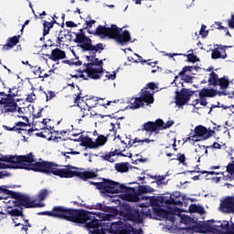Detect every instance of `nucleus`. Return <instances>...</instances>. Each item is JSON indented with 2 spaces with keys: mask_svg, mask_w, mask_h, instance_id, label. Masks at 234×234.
Returning <instances> with one entry per match:
<instances>
[{
  "mask_svg": "<svg viewBox=\"0 0 234 234\" xmlns=\"http://www.w3.org/2000/svg\"><path fill=\"white\" fill-rule=\"evenodd\" d=\"M2 160L6 164H11L12 169H26L27 171H35V173H43L48 176L54 175V176H59V178H74V176H77L80 180L87 181L98 176V174L94 171H73L71 169H78V167L70 165H65L66 168H59L63 165L54 162H37L32 153L26 155H5Z\"/></svg>",
  "mask_w": 234,
  "mask_h": 234,
  "instance_id": "obj_1",
  "label": "nucleus"
},
{
  "mask_svg": "<svg viewBox=\"0 0 234 234\" xmlns=\"http://www.w3.org/2000/svg\"><path fill=\"white\" fill-rule=\"evenodd\" d=\"M37 215H46L53 218H61L68 222H85L87 212L83 210H74V208H67L65 207L57 206L51 211L38 212Z\"/></svg>",
  "mask_w": 234,
  "mask_h": 234,
  "instance_id": "obj_2",
  "label": "nucleus"
},
{
  "mask_svg": "<svg viewBox=\"0 0 234 234\" xmlns=\"http://www.w3.org/2000/svg\"><path fill=\"white\" fill-rule=\"evenodd\" d=\"M90 184L91 186H95L96 189L101 191L103 195L107 193L110 195H114L116 193H127L129 191V187L127 186L107 178H102L101 182L90 181Z\"/></svg>",
  "mask_w": 234,
  "mask_h": 234,
  "instance_id": "obj_3",
  "label": "nucleus"
},
{
  "mask_svg": "<svg viewBox=\"0 0 234 234\" xmlns=\"http://www.w3.org/2000/svg\"><path fill=\"white\" fill-rule=\"evenodd\" d=\"M3 87L7 90V93L5 91L0 92V105H3L4 112H16L17 111V102H16V97L18 96L17 90L14 89L6 88V84L3 83Z\"/></svg>",
  "mask_w": 234,
  "mask_h": 234,
  "instance_id": "obj_4",
  "label": "nucleus"
},
{
  "mask_svg": "<svg viewBox=\"0 0 234 234\" xmlns=\"http://www.w3.org/2000/svg\"><path fill=\"white\" fill-rule=\"evenodd\" d=\"M75 35V43H79L80 48L82 50H91L94 56L95 52H102L105 48L103 47V43H98L97 45H92V39L89 38V37L85 36V32H83V28L80 29L79 33H74Z\"/></svg>",
  "mask_w": 234,
  "mask_h": 234,
  "instance_id": "obj_5",
  "label": "nucleus"
},
{
  "mask_svg": "<svg viewBox=\"0 0 234 234\" xmlns=\"http://www.w3.org/2000/svg\"><path fill=\"white\" fill-rule=\"evenodd\" d=\"M108 233L114 234H140L142 229H136L131 224L119 220L111 226L110 229H107Z\"/></svg>",
  "mask_w": 234,
  "mask_h": 234,
  "instance_id": "obj_6",
  "label": "nucleus"
},
{
  "mask_svg": "<svg viewBox=\"0 0 234 234\" xmlns=\"http://www.w3.org/2000/svg\"><path fill=\"white\" fill-rule=\"evenodd\" d=\"M128 143H125V141H121V144H122V147H118L117 149L113 150L112 148L111 152L102 155V160H105L106 162H110L111 164L114 163V158L112 156H126L123 152H125V149H131L133 145H134V143L133 139L126 138Z\"/></svg>",
  "mask_w": 234,
  "mask_h": 234,
  "instance_id": "obj_7",
  "label": "nucleus"
},
{
  "mask_svg": "<svg viewBox=\"0 0 234 234\" xmlns=\"http://www.w3.org/2000/svg\"><path fill=\"white\" fill-rule=\"evenodd\" d=\"M13 198L16 207H26V209H30L32 207H43V206L39 203H36V200L30 199V197L27 195H23L19 192H16Z\"/></svg>",
  "mask_w": 234,
  "mask_h": 234,
  "instance_id": "obj_8",
  "label": "nucleus"
},
{
  "mask_svg": "<svg viewBox=\"0 0 234 234\" xmlns=\"http://www.w3.org/2000/svg\"><path fill=\"white\" fill-rule=\"evenodd\" d=\"M144 103L146 105L154 103V97L151 91L143 89L139 97L131 100V109H140V107H144Z\"/></svg>",
  "mask_w": 234,
  "mask_h": 234,
  "instance_id": "obj_9",
  "label": "nucleus"
},
{
  "mask_svg": "<svg viewBox=\"0 0 234 234\" xmlns=\"http://www.w3.org/2000/svg\"><path fill=\"white\" fill-rule=\"evenodd\" d=\"M111 136V133L105 135H99L96 139V142L92 141V138L86 136L80 140V146L86 147V149H98V147H101V145H105L107 144V138Z\"/></svg>",
  "mask_w": 234,
  "mask_h": 234,
  "instance_id": "obj_10",
  "label": "nucleus"
},
{
  "mask_svg": "<svg viewBox=\"0 0 234 234\" xmlns=\"http://www.w3.org/2000/svg\"><path fill=\"white\" fill-rule=\"evenodd\" d=\"M85 69L82 70V74L80 75V78H83V80H100L101 76H103V67L98 68H92V66H87V64H84Z\"/></svg>",
  "mask_w": 234,
  "mask_h": 234,
  "instance_id": "obj_11",
  "label": "nucleus"
},
{
  "mask_svg": "<svg viewBox=\"0 0 234 234\" xmlns=\"http://www.w3.org/2000/svg\"><path fill=\"white\" fill-rule=\"evenodd\" d=\"M193 94L194 91L189 90V89L182 88L180 91L176 92V105H177V107L187 105Z\"/></svg>",
  "mask_w": 234,
  "mask_h": 234,
  "instance_id": "obj_12",
  "label": "nucleus"
},
{
  "mask_svg": "<svg viewBox=\"0 0 234 234\" xmlns=\"http://www.w3.org/2000/svg\"><path fill=\"white\" fill-rule=\"evenodd\" d=\"M149 214L144 212V209L133 208L128 213V220H131L134 224H143L144 217H147Z\"/></svg>",
  "mask_w": 234,
  "mask_h": 234,
  "instance_id": "obj_13",
  "label": "nucleus"
},
{
  "mask_svg": "<svg viewBox=\"0 0 234 234\" xmlns=\"http://www.w3.org/2000/svg\"><path fill=\"white\" fill-rule=\"evenodd\" d=\"M163 123H162V119H157L154 122H145L141 131H146V133H150V134H153V133H154V134H158V133H160L161 128Z\"/></svg>",
  "mask_w": 234,
  "mask_h": 234,
  "instance_id": "obj_14",
  "label": "nucleus"
},
{
  "mask_svg": "<svg viewBox=\"0 0 234 234\" xmlns=\"http://www.w3.org/2000/svg\"><path fill=\"white\" fill-rule=\"evenodd\" d=\"M194 133H196V136L203 138V140H207L215 134V130H207L204 125H197L194 129Z\"/></svg>",
  "mask_w": 234,
  "mask_h": 234,
  "instance_id": "obj_15",
  "label": "nucleus"
},
{
  "mask_svg": "<svg viewBox=\"0 0 234 234\" xmlns=\"http://www.w3.org/2000/svg\"><path fill=\"white\" fill-rule=\"evenodd\" d=\"M81 91L75 94L74 103L77 104V107H80V111L78 112V117L79 118H85L89 116L90 110L89 107H86L85 105L81 104L80 105V101H81Z\"/></svg>",
  "mask_w": 234,
  "mask_h": 234,
  "instance_id": "obj_16",
  "label": "nucleus"
},
{
  "mask_svg": "<svg viewBox=\"0 0 234 234\" xmlns=\"http://www.w3.org/2000/svg\"><path fill=\"white\" fill-rule=\"evenodd\" d=\"M48 59L51 61H59V59H65L67 58V53L60 49L59 48H56L51 51V54L46 55Z\"/></svg>",
  "mask_w": 234,
  "mask_h": 234,
  "instance_id": "obj_17",
  "label": "nucleus"
},
{
  "mask_svg": "<svg viewBox=\"0 0 234 234\" xmlns=\"http://www.w3.org/2000/svg\"><path fill=\"white\" fill-rule=\"evenodd\" d=\"M220 207L227 213H234V197H228L220 203Z\"/></svg>",
  "mask_w": 234,
  "mask_h": 234,
  "instance_id": "obj_18",
  "label": "nucleus"
},
{
  "mask_svg": "<svg viewBox=\"0 0 234 234\" xmlns=\"http://www.w3.org/2000/svg\"><path fill=\"white\" fill-rule=\"evenodd\" d=\"M115 41L118 45H121V47L127 45V43L131 41V33H129V30H124L122 32L119 31V35H117Z\"/></svg>",
  "mask_w": 234,
  "mask_h": 234,
  "instance_id": "obj_19",
  "label": "nucleus"
},
{
  "mask_svg": "<svg viewBox=\"0 0 234 234\" xmlns=\"http://www.w3.org/2000/svg\"><path fill=\"white\" fill-rule=\"evenodd\" d=\"M212 59H226L228 58V53H226V48L222 46L216 48L211 53Z\"/></svg>",
  "mask_w": 234,
  "mask_h": 234,
  "instance_id": "obj_20",
  "label": "nucleus"
},
{
  "mask_svg": "<svg viewBox=\"0 0 234 234\" xmlns=\"http://www.w3.org/2000/svg\"><path fill=\"white\" fill-rule=\"evenodd\" d=\"M122 28L118 27L116 25H112L110 27H108V33L107 37L109 39H114L116 41V38L118 37V35L120 32H122Z\"/></svg>",
  "mask_w": 234,
  "mask_h": 234,
  "instance_id": "obj_21",
  "label": "nucleus"
},
{
  "mask_svg": "<svg viewBox=\"0 0 234 234\" xmlns=\"http://www.w3.org/2000/svg\"><path fill=\"white\" fill-rule=\"evenodd\" d=\"M19 37H21L19 35L9 37L7 39V43L3 46V50H12V48H14V47L19 43Z\"/></svg>",
  "mask_w": 234,
  "mask_h": 234,
  "instance_id": "obj_22",
  "label": "nucleus"
},
{
  "mask_svg": "<svg viewBox=\"0 0 234 234\" xmlns=\"http://www.w3.org/2000/svg\"><path fill=\"white\" fill-rule=\"evenodd\" d=\"M218 94V91L215 89L203 88L199 91V98H215Z\"/></svg>",
  "mask_w": 234,
  "mask_h": 234,
  "instance_id": "obj_23",
  "label": "nucleus"
},
{
  "mask_svg": "<svg viewBox=\"0 0 234 234\" xmlns=\"http://www.w3.org/2000/svg\"><path fill=\"white\" fill-rule=\"evenodd\" d=\"M109 27L105 26L100 25L95 31L88 30L90 34H93L94 36H98L99 37H107Z\"/></svg>",
  "mask_w": 234,
  "mask_h": 234,
  "instance_id": "obj_24",
  "label": "nucleus"
},
{
  "mask_svg": "<svg viewBox=\"0 0 234 234\" xmlns=\"http://www.w3.org/2000/svg\"><path fill=\"white\" fill-rule=\"evenodd\" d=\"M105 98H98L97 97V102H96V109L102 107V111H105L111 103H118L120 100H114V101H107L106 102H103Z\"/></svg>",
  "mask_w": 234,
  "mask_h": 234,
  "instance_id": "obj_25",
  "label": "nucleus"
},
{
  "mask_svg": "<svg viewBox=\"0 0 234 234\" xmlns=\"http://www.w3.org/2000/svg\"><path fill=\"white\" fill-rule=\"evenodd\" d=\"M162 204H166V206H178L182 202L180 200L175 199V197L171 196H164L161 197Z\"/></svg>",
  "mask_w": 234,
  "mask_h": 234,
  "instance_id": "obj_26",
  "label": "nucleus"
},
{
  "mask_svg": "<svg viewBox=\"0 0 234 234\" xmlns=\"http://www.w3.org/2000/svg\"><path fill=\"white\" fill-rule=\"evenodd\" d=\"M194 229L197 233H206L207 231H213V227L209 224L197 223L195 225Z\"/></svg>",
  "mask_w": 234,
  "mask_h": 234,
  "instance_id": "obj_27",
  "label": "nucleus"
},
{
  "mask_svg": "<svg viewBox=\"0 0 234 234\" xmlns=\"http://www.w3.org/2000/svg\"><path fill=\"white\" fill-rule=\"evenodd\" d=\"M189 213H198V215H204L206 210L202 206L192 204L189 206Z\"/></svg>",
  "mask_w": 234,
  "mask_h": 234,
  "instance_id": "obj_28",
  "label": "nucleus"
},
{
  "mask_svg": "<svg viewBox=\"0 0 234 234\" xmlns=\"http://www.w3.org/2000/svg\"><path fill=\"white\" fill-rule=\"evenodd\" d=\"M219 80L220 79H218V74H217L215 71H212L209 74L208 83L209 85H213V87H217V85H218Z\"/></svg>",
  "mask_w": 234,
  "mask_h": 234,
  "instance_id": "obj_29",
  "label": "nucleus"
},
{
  "mask_svg": "<svg viewBox=\"0 0 234 234\" xmlns=\"http://www.w3.org/2000/svg\"><path fill=\"white\" fill-rule=\"evenodd\" d=\"M118 173H127L129 171V163H118L115 165Z\"/></svg>",
  "mask_w": 234,
  "mask_h": 234,
  "instance_id": "obj_30",
  "label": "nucleus"
},
{
  "mask_svg": "<svg viewBox=\"0 0 234 234\" xmlns=\"http://www.w3.org/2000/svg\"><path fill=\"white\" fill-rule=\"evenodd\" d=\"M98 101V97H90V99H86L84 105L88 107V109H94L96 108V103Z\"/></svg>",
  "mask_w": 234,
  "mask_h": 234,
  "instance_id": "obj_31",
  "label": "nucleus"
},
{
  "mask_svg": "<svg viewBox=\"0 0 234 234\" xmlns=\"http://www.w3.org/2000/svg\"><path fill=\"white\" fill-rule=\"evenodd\" d=\"M154 189L149 186H140L138 188L139 195H145L146 193H154Z\"/></svg>",
  "mask_w": 234,
  "mask_h": 234,
  "instance_id": "obj_32",
  "label": "nucleus"
},
{
  "mask_svg": "<svg viewBox=\"0 0 234 234\" xmlns=\"http://www.w3.org/2000/svg\"><path fill=\"white\" fill-rule=\"evenodd\" d=\"M90 209H99V211H104V213H109L110 207L102 205L101 203H97L96 205H92Z\"/></svg>",
  "mask_w": 234,
  "mask_h": 234,
  "instance_id": "obj_33",
  "label": "nucleus"
},
{
  "mask_svg": "<svg viewBox=\"0 0 234 234\" xmlns=\"http://www.w3.org/2000/svg\"><path fill=\"white\" fill-rule=\"evenodd\" d=\"M218 85L220 87L222 90H226L228 87H229V80L226 79L225 77L220 78Z\"/></svg>",
  "mask_w": 234,
  "mask_h": 234,
  "instance_id": "obj_34",
  "label": "nucleus"
},
{
  "mask_svg": "<svg viewBox=\"0 0 234 234\" xmlns=\"http://www.w3.org/2000/svg\"><path fill=\"white\" fill-rule=\"evenodd\" d=\"M16 192H14L12 190H8L6 188V186H0V195H7V197H11V198H14Z\"/></svg>",
  "mask_w": 234,
  "mask_h": 234,
  "instance_id": "obj_35",
  "label": "nucleus"
},
{
  "mask_svg": "<svg viewBox=\"0 0 234 234\" xmlns=\"http://www.w3.org/2000/svg\"><path fill=\"white\" fill-rule=\"evenodd\" d=\"M7 214L11 217H25V215L23 214V208H21L20 210L17 208L7 210Z\"/></svg>",
  "mask_w": 234,
  "mask_h": 234,
  "instance_id": "obj_36",
  "label": "nucleus"
},
{
  "mask_svg": "<svg viewBox=\"0 0 234 234\" xmlns=\"http://www.w3.org/2000/svg\"><path fill=\"white\" fill-rule=\"evenodd\" d=\"M16 123V129H19V130H16V133H23V131L27 133V127H28V123L24 122H17Z\"/></svg>",
  "mask_w": 234,
  "mask_h": 234,
  "instance_id": "obj_37",
  "label": "nucleus"
},
{
  "mask_svg": "<svg viewBox=\"0 0 234 234\" xmlns=\"http://www.w3.org/2000/svg\"><path fill=\"white\" fill-rule=\"evenodd\" d=\"M54 26L52 25V23L48 22V21H44L43 23V32H44V36H48L49 32H50V28H53Z\"/></svg>",
  "mask_w": 234,
  "mask_h": 234,
  "instance_id": "obj_38",
  "label": "nucleus"
},
{
  "mask_svg": "<svg viewBox=\"0 0 234 234\" xmlns=\"http://www.w3.org/2000/svg\"><path fill=\"white\" fill-rule=\"evenodd\" d=\"M86 65L87 67H101V65H103V60H100L95 57L91 62L87 63Z\"/></svg>",
  "mask_w": 234,
  "mask_h": 234,
  "instance_id": "obj_39",
  "label": "nucleus"
},
{
  "mask_svg": "<svg viewBox=\"0 0 234 234\" xmlns=\"http://www.w3.org/2000/svg\"><path fill=\"white\" fill-rule=\"evenodd\" d=\"M47 197H48V190L47 188L41 189L37 195L39 202H43Z\"/></svg>",
  "mask_w": 234,
  "mask_h": 234,
  "instance_id": "obj_40",
  "label": "nucleus"
},
{
  "mask_svg": "<svg viewBox=\"0 0 234 234\" xmlns=\"http://www.w3.org/2000/svg\"><path fill=\"white\" fill-rule=\"evenodd\" d=\"M150 178L155 180L158 186H162L164 180H165V176H150Z\"/></svg>",
  "mask_w": 234,
  "mask_h": 234,
  "instance_id": "obj_41",
  "label": "nucleus"
},
{
  "mask_svg": "<svg viewBox=\"0 0 234 234\" xmlns=\"http://www.w3.org/2000/svg\"><path fill=\"white\" fill-rule=\"evenodd\" d=\"M193 70H195V66H185L178 73V76H184L186 72H193Z\"/></svg>",
  "mask_w": 234,
  "mask_h": 234,
  "instance_id": "obj_42",
  "label": "nucleus"
},
{
  "mask_svg": "<svg viewBox=\"0 0 234 234\" xmlns=\"http://www.w3.org/2000/svg\"><path fill=\"white\" fill-rule=\"evenodd\" d=\"M90 52V56H86V58L88 61H94V58H96V54H101V51H95L94 54H92V50H82V52Z\"/></svg>",
  "mask_w": 234,
  "mask_h": 234,
  "instance_id": "obj_43",
  "label": "nucleus"
},
{
  "mask_svg": "<svg viewBox=\"0 0 234 234\" xmlns=\"http://www.w3.org/2000/svg\"><path fill=\"white\" fill-rule=\"evenodd\" d=\"M111 125H112V130H110V136H114V140H116V138H118V140H120L121 142H123V140H122V137L120 136V135H117L116 136V133H117V130L116 129H114V123H111Z\"/></svg>",
  "mask_w": 234,
  "mask_h": 234,
  "instance_id": "obj_44",
  "label": "nucleus"
},
{
  "mask_svg": "<svg viewBox=\"0 0 234 234\" xmlns=\"http://www.w3.org/2000/svg\"><path fill=\"white\" fill-rule=\"evenodd\" d=\"M33 133H34V129H26V132L22 131V133H18V134H22L24 138V142H27V137L25 136V134H27V136H32Z\"/></svg>",
  "mask_w": 234,
  "mask_h": 234,
  "instance_id": "obj_45",
  "label": "nucleus"
},
{
  "mask_svg": "<svg viewBox=\"0 0 234 234\" xmlns=\"http://www.w3.org/2000/svg\"><path fill=\"white\" fill-rule=\"evenodd\" d=\"M162 125L160 127L161 131H164L165 129H169V127H173V124L175 123V122L173 121H167L166 123L164 122V120H162Z\"/></svg>",
  "mask_w": 234,
  "mask_h": 234,
  "instance_id": "obj_46",
  "label": "nucleus"
},
{
  "mask_svg": "<svg viewBox=\"0 0 234 234\" xmlns=\"http://www.w3.org/2000/svg\"><path fill=\"white\" fill-rule=\"evenodd\" d=\"M176 160H177V162L183 165H187V163H186V154H177V158Z\"/></svg>",
  "mask_w": 234,
  "mask_h": 234,
  "instance_id": "obj_47",
  "label": "nucleus"
},
{
  "mask_svg": "<svg viewBox=\"0 0 234 234\" xmlns=\"http://www.w3.org/2000/svg\"><path fill=\"white\" fill-rule=\"evenodd\" d=\"M187 61L189 63H197V61H200V59L197 58V57L195 54L191 53L187 55Z\"/></svg>",
  "mask_w": 234,
  "mask_h": 234,
  "instance_id": "obj_48",
  "label": "nucleus"
},
{
  "mask_svg": "<svg viewBox=\"0 0 234 234\" xmlns=\"http://www.w3.org/2000/svg\"><path fill=\"white\" fill-rule=\"evenodd\" d=\"M207 27L206 25H202L201 28L199 30V34L201 35L202 37H207L209 31L206 30Z\"/></svg>",
  "mask_w": 234,
  "mask_h": 234,
  "instance_id": "obj_49",
  "label": "nucleus"
},
{
  "mask_svg": "<svg viewBox=\"0 0 234 234\" xmlns=\"http://www.w3.org/2000/svg\"><path fill=\"white\" fill-rule=\"evenodd\" d=\"M179 77L181 78V80H183V81H185V83H193V77L189 76V75H179Z\"/></svg>",
  "mask_w": 234,
  "mask_h": 234,
  "instance_id": "obj_50",
  "label": "nucleus"
},
{
  "mask_svg": "<svg viewBox=\"0 0 234 234\" xmlns=\"http://www.w3.org/2000/svg\"><path fill=\"white\" fill-rule=\"evenodd\" d=\"M26 101H27L28 103H34V101H36V93L31 92L30 94H28L26 98Z\"/></svg>",
  "mask_w": 234,
  "mask_h": 234,
  "instance_id": "obj_51",
  "label": "nucleus"
},
{
  "mask_svg": "<svg viewBox=\"0 0 234 234\" xmlns=\"http://www.w3.org/2000/svg\"><path fill=\"white\" fill-rule=\"evenodd\" d=\"M46 94V101H48L49 100H52V98H56V93L52 90H48V92H45Z\"/></svg>",
  "mask_w": 234,
  "mask_h": 234,
  "instance_id": "obj_52",
  "label": "nucleus"
},
{
  "mask_svg": "<svg viewBox=\"0 0 234 234\" xmlns=\"http://www.w3.org/2000/svg\"><path fill=\"white\" fill-rule=\"evenodd\" d=\"M147 89H150V90H154L157 89V86L154 82H150L146 84V87L144 88V90H147Z\"/></svg>",
  "mask_w": 234,
  "mask_h": 234,
  "instance_id": "obj_53",
  "label": "nucleus"
},
{
  "mask_svg": "<svg viewBox=\"0 0 234 234\" xmlns=\"http://www.w3.org/2000/svg\"><path fill=\"white\" fill-rule=\"evenodd\" d=\"M227 171L229 173V175H233L234 174V161H232L231 164H229L227 165Z\"/></svg>",
  "mask_w": 234,
  "mask_h": 234,
  "instance_id": "obj_54",
  "label": "nucleus"
},
{
  "mask_svg": "<svg viewBox=\"0 0 234 234\" xmlns=\"http://www.w3.org/2000/svg\"><path fill=\"white\" fill-rule=\"evenodd\" d=\"M106 80H116V72L113 71V73L106 72L105 75Z\"/></svg>",
  "mask_w": 234,
  "mask_h": 234,
  "instance_id": "obj_55",
  "label": "nucleus"
},
{
  "mask_svg": "<svg viewBox=\"0 0 234 234\" xmlns=\"http://www.w3.org/2000/svg\"><path fill=\"white\" fill-rule=\"evenodd\" d=\"M4 129H5V131H15L16 133L19 131V129L16 127V123H15V126L13 127L4 125Z\"/></svg>",
  "mask_w": 234,
  "mask_h": 234,
  "instance_id": "obj_56",
  "label": "nucleus"
},
{
  "mask_svg": "<svg viewBox=\"0 0 234 234\" xmlns=\"http://www.w3.org/2000/svg\"><path fill=\"white\" fill-rule=\"evenodd\" d=\"M0 169H12V164L0 163Z\"/></svg>",
  "mask_w": 234,
  "mask_h": 234,
  "instance_id": "obj_57",
  "label": "nucleus"
},
{
  "mask_svg": "<svg viewBox=\"0 0 234 234\" xmlns=\"http://www.w3.org/2000/svg\"><path fill=\"white\" fill-rule=\"evenodd\" d=\"M189 136H190V138H191L190 140L192 142H200V139H198L196 133H190Z\"/></svg>",
  "mask_w": 234,
  "mask_h": 234,
  "instance_id": "obj_58",
  "label": "nucleus"
},
{
  "mask_svg": "<svg viewBox=\"0 0 234 234\" xmlns=\"http://www.w3.org/2000/svg\"><path fill=\"white\" fill-rule=\"evenodd\" d=\"M214 28H216L217 30H224L226 27L222 26V23L215 22Z\"/></svg>",
  "mask_w": 234,
  "mask_h": 234,
  "instance_id": "obj_59",
  "label": "nucleus"
},
{
  "mask_svg": "<svg viewBox=\"0 0 234 234\" xmlns=\"http://www.w3.org/2000/svg\"><path fill=\"white\" fill-rule=\"evenodd\" d=\"M66 27H68V28H76V27H78V24H76L72 21H67Z\"/></svg>",
  "mask_w": 234,
  "mask_h": 234,
  "instance_id": "obj_60",
  "label": "nucleus"
},
{
  "mask_svg": "<svg viewBox=\"0 0 234 234\" xmlns=\"http://www.w3.org/2000/svg\"><path fill=\"white\" fill-rule=\"evenodd\" d=\"M34 69H37V70L33 71L36 76L39 77V75L43 74V70H41V67L35 66Z\"/></svg>",
  "mask_w": 234,
  "mask_h": 234,
  "instance_id": "obj_61",
  "label": "nucleus"
},
{
  "mask_svg": "<svg viewBox=\"0 0 234 234\" xmlns=\"http://www.w3.org/2000/svg\"><path fill=\"white\" fill-rule=\"evenodd\" d=\"M96 24V20L86 21V27L84 28H92V25Z\"/></svg>",
  "mask_w": 234,
  "mask_h": 234,
  "instance_id": "obj_62",
  "label": "nucleus"
},
{
  "mask_svg": "<svg viewBox=\"0 0 234 234\" xmlns=\"http://www.w3.org/2000/svg\"><path fill=\"white\" fill-rule=\"evenodd\" d=\"M228 25L230 28H234V15H231V19L228 20Z\"/></svg>",
  "mask_w": 234,
  "mask_h": 234,
  "instance_id": "obj_63",
  "label": "nucleus"
},
{
  "mask_svg": "<svg viewBox=\"0 0 234 234\" xmlns=\"http://www.w3.org/2000/svg\"><path fill=\"white\" fill-rule=\"evenodd\" d=\"M63 31L62 30H60V32H59V35H58V37H57V43H58V45H60L61 43H63V36H61V33H62Z\"/></svg>",
  "mask_w": 234,
  "mask_h": 234,
  "instance_id": "obj_64",
  "label": "nucleus"
}]
</instances>
